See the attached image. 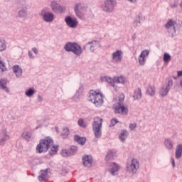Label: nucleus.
Segmentation results:
<instances>
[{"label": "nucleus", "mask_w": 182, "mask_h": 182, "mask_svg": "<svg viewBox=\"0 0 182 182\" xmlns=\"http://www.w3.org/2000/svg\"><path fill=\"white\" fill-rule=\"evenodd\" d=\"M88 100L92 102L96 107H100L103 105V95L100 90H90Z\"/></svg>", "instance_id": "nucleus-1"}, {"label": "nucleus", "mask_w": 182, "mask_h": 182, "mask_svg": "<svg viewBox=\"0 0 182 182\" xmlns=\"http://www.w3.org/2000/svg\"><path fill=\"white\" fill-rule=\"evenodd\" d=\"M53 146V139L48 136L43 139H41L39 144L36 146L37 153H46L49 150V147Z\"/></svg>", "instance_id": "nucleus-2"}, {"label": "nucleus", "mask_w": 182, "mask_h": 182, "mask_svg": "<svg viewBox=\"0 0 182 182\" xmlns=\"http://www.w3.org/2000/svg\"><path fill=\"white\" fill-rule=\"evenodd\" d=\"M123 102H124V95L122 94L119 97V102L114 105V108L115 113L126 116L129 110L127 109V107H124Z\"/></svg>", "instance_id": "nucleus-3"}, {"label": "nucleus", "mask_w": 182, "mask_h": 182, "mask_svg": "<svg viewBox=\"0 0 182 182\" xmlns=\"http://www.w3.org/2000/svg\"><path fill=\"white\" fill-rule=\"evenodd\" d=\"M102 123H103V119L99 117L94 118L92 130L96 139H100V137H102Z\"/></svg>", "instance_id": "nucleus-4"}, {"label": "nucleus", "mask_w": 182, "mask_h": 182, "mask_svg": "<svg viewBox=\"0 0 182 182\" xmlns=\"http://www.w3.org/2000/svg\"><path fill=\"white\" fill-rule=\"evenodd\" d=\"M64 49L66 50V52H73V53H74V55L76 56H80V55H82V47L75 43H67L64 47Z\"/></svg>", "instance_id": "nucleus-5"}, {"label": "nucleus", "mask_w": 182, "mask_h": 182, "mask_svg": "<svg viewBox=\"0 0 182 182\" xmlns=\"http://www.w3.org/2000/svg\"><path fill=\"white\" fill-rule=\"evenodd\" d=\"M40 16L43 18L44 22H53V19H55V15L49 12V9L45 8L41 10L40 12Z\"/></svg>", "instance_id": "nucleus-6"}, {"label": "nucleus", "mask_w": 182, "mask_h": 182, "mask_svg": "<svg viewBox=\"0 0 182 182\" xmlns=\"http://www.w3.org/2000/svg\"><path fill=\"white\" fill-rule=\"evenodd\" d=\"M127 170L132 174H136L137 170H139V161L136 159H133L127 165Z\"/></svg>", "instance_id": "nucleus-7"}, {"label": "nucleus", "mask_w": 182, "mask_h": 182, "mask_svg": "<svg viewBox=\"0 0 182 182\" xmlns=\"http://www.w3.org/2000/svg\"><path fill=\"white\" fill-rule=\"evenodd\" d=\"M74 11L76 16L80 19H85V12H86V7L82 4H77L74 7Z\"/></svg>", "instance_id": "nucleus-8"}, {"label": "nucleus", "mask_w": 182, "mask_h": 182, "mask_svg": "<svg viewBox=\"0 0 182 182\" xmlns=\"http://www.w3.org/2000/svg\"><path fill=\"white\" fill-rule=\"evenodd\" d=\"M173 87V80H169L168 82L164 85L159 90V95L161 97H164L168 95L170 89Z\"/></svg>", "instance_id": "nucleus-9"}, {"label": "nucleus", "mask_w": 182, "mask_h": 182, "mask_svg": "<svg viewBox=\"0 0 182 182\" xmlns=\"http://www.w3.org/2000/svg\"><path fill=\"white\" fill-rule=\"evenodd\" d=\"M116 1H114V0H107L102 6V9L105 12H113V9H114Z\"/></svg>", "instance_id": "nucleus-10"}, {"label": "nucleus", "mask_w": 182, "mask_h": 182, "mask_svg": "<svg viewBox=\"0 0 182 182\" xmlns=\"http://www.w3.org/2000/svg\"><path fill=\"white\" fill-rule=\"evenodd\" d=\"M176 23H177L174 20H169L165 25V28H166L168 32L172 33V35L176 33Z\"/></svg>", "instance_id": "nucleus-11"}, {"label": "nucleus", "mask_w": 182, "mask_h": 182, "mask_svg": "<svg viewBox=\"0 0 182 182\" xmlns=\"http://www.w3.org/2000/svg\"><path fill=\"white\" fill-rule=\"evenodd\" d=\"M150 51L149 50H144L141 51L140 55L138 58L139 63L141 66H143L146 63V58L149 56Z\"/></svg>", "instance_id": "nucleus-12"}, {"label": "nucleus", "mask_w": 182, "mask_h": 182, "mask_svg": "<svg viewBox=\"0 0 182 182\" xmlns=\"http://www.w3.org/2000/svg\"><path fill=\"white\" fill-rule=\"evenodd\" d=\"M122 55H123V52H122V50H118L114 52L112 55V60L115 63H120V62H122Z\"/></svg>", "instance_id": "nucleus-13"}, {"label": "nucleus", "mask_w": 182, "mask_h": 182, "mask_svg": "<svg viewBox=\"0 0 182 182\" xmlns=\"http://www.w3.org/2000/svg\"><path fill=\"white\" fill-rule=\"evenodd\" d=\"M68 26L70 28H76L77 26V20L76 18H72L70 16H68L65 19Z\"/></svg>", "instance_id": "nucleus-14"}, {"label": "nucleus", "mask_w": 182, "mask_h": 182, "mask_svg": "<svg viewBox=\"0 0 182 182\" xmlns=\"http://www.w3.org/2000/svg\"><path fill=\"white\" fill-rule=\"evenodd\" d=\"M93 163V159H92V156H85L82 157V164L85 167H92V164Z\"/></svg>", "instance_id": "nucleus-15"}, {"label": "nucleus", "mask_w": 182, "mask_h": 182, "mask_svg": "<svg viewBox=\"0 0 182 182\" xmlns=\"http://www.w3.org/2000/svg\"><path fill=\"white\" fill-rule=\"evenodd\" d=\"M28 16V6L21 7L18 11V18H26Z\"/></svg>", "instance_id": "nucleus-16"}, {"label": "nucleus", "mask_w": 182, "mask_h": 182, "mask_svg": "<svg viewBox=\"0 0 182 182\" xmlns=\"http://www.w3.org/2000/svg\"><path fill=\"white\" fill-rule=\"evenodd\" d=\"M164 146L168 150H173V147L174 146V141H173L171 139L166 138L164 140Z\"/></svg>", "instance_id": "nucleus-17"}, {"label": "nucleus", "mask_w": 182, "mask_h": 182, "mask_svg": "<svg viewBox=\"0 0 182 182\" xmlns=\"http://www.w3.org/2000/svg\"><path fill=\"white\" fill-rule=\"evenodd\" d=\"M116 157V150H109L105 156L106 161H109V160H113Z\"/></svg>", "instance_id": "nucleus-18"}, {"label": "nucleus", "mask_w": 182, "mask_h": 182, "mask_svg": "<svg viewBox=\"0 0 182 182\" xmlns=\"http://www.w3.org/2000/svg\"><path fill=\"white\" fill-rule=\"evenodd\" d=\"M101 80H102V82H107V83H109V85H111V86L114 87V83H115L114 78L112 79V77L105 76V77H101Z\"/></svg>", "instance_id": "nucleus-19"}, {"label": "nucleus", "mask_w": 182, "mask_h": 182, "mask_svg": "<svg viewBox=\"0 0 182 182\" xmlns=\"http://www.w3.org/2000/svg\"><path fill=\"white\" fill-rule=\"evenodd\" d=\"M74 140L77 141L78 144H81V146H83V144L86 143V138L79 136V135L74 136Z\"/></svg>", "instance_id": "nucleus-20"}, {"label": "nucleus", "mask_w": 182, "mask_h": 182, "mask_svg": "<svg viewBox=\"0 0 182 182\" xmlns=\"http://www.w3.org/2000/svg\"><path fill=\"white\" fill-rule=\"evenodd\" d=\"M13 71L15 73L16 77H21V76H22V69L19 68V65H14L13 67Z\"/></svg>", "instance_id": "nucleus-21"}, {"label": "nucleus", "mask_w": 182, "mask_h": 182, "mask_svg": "<svg viewBox=\"0 0 182 182\" xmlns=\"http://www.w3.org/2000/svg\"><path fill=\"white\" fill-rule=\"evenodd\" d=\"M21 137L26 141H29L32 139V134L28 131H24L21 133Z\"/></svg>", "instance_id": "nucleus-22"}, {"label": "nucleus", "mask_w": 182, "mask_h": 182, "mask_svg": "<svg viewBox=\"0 0 182 182\" xmlns=\"http://www.w3.org/2000/svg\"><path fill=\"white\" fill-rule=\"evenodd\" d=\"M50 6L53 12H59V11L60 10V5H59V4H57L56 1H51Z\"/></svg>", "instance_id": "nucleus-23"}, {"label": "nucleus", "mask_w": 182, "mask_h": 182, "mask_svg": "<svg viewBox=\"0 0 182 182\" xmlns=\"http://www.w3.org/2000/svg\"><path fill=\"white\" fill-rule=\"evenodd\" d=\"M127 136H129V132L127 130H122L120 135H119V139L122 143H124L126 141V139H127Z\"/></svg>", "instance_id": "nucleus-24"}, {"label": "nucleus", "mask_w": 182, "mask_h": 182, "mask_svg": "<svg viewBox=\"0 0 182 182\" xmlns=\"http://www.w3.org/2000/svg\"><path fill=\"white\" fill-rule=\"evenodd\" d=\"M146 95H148V96H153L154 95H156V88L154 85H149L147 87Z\"/></svg>", "instance_id": "nucleus-25"}, {"label": "nucleus", "mask_w": 182, "mask_h": 182, "mask_svg": "<svg viewBox=\"0 0 182 182\" xmlns=\"http://www.w3.org/2000/svg\"><path fill=\"white\" fill-rule=\"evenodd\" d=\"M49 149H50L49 151V154H50V156H54L55 153H58V150H59V146L53 145V146H50Z\"/></svg>", "instance_id": "nucleus-26"}, {"label": "nucleus", "mask_w": 182, "mask_h": 182, "mask_svg": "<svg viewBox=\"0 0 182 182\" xmlns=\"http://www.w3.org/2000/svg\"><path fill=\"white\" fill-rule=\"evenodd\" d=\"M182 154V144H178L176 149V159H180Z\"/></svg>", "instance_id": "nucleus-27"}, {"label": "nucleus", "mask_w": 182, "mask_h": 182, "mask_svg": "<svg viewBox=\"0 0 182 182\" xmlns=\"http://www.w3.org/2000/svg\"><path fill=\"white\" fill-rule=\"evenodd\" d=\"M117 171H119V165L116 163H113V166L110 169V173L112 176H116V174H117Z\"/></svg>", "instance_id": "nucleus-28"}, {"label": "nucleus", "mask_w": 182, "mask_h": 182, "mask_svg": "<svg viewBox=\"0 0 182 182\" xmlns=\"http://www.w3.org/2000/svg\"><path fill=\"white\" fill-rule=\"evenodd\" d=\"M47 176H48V171H41V173L38 176L39 181H44V180L46 179Z\"/></svg>", "instance_id": "nucleus-29"}, {"label": "nucleus", "mask_w": 182, "mask_h": 182, "mask_svg": "<svg viewBox=\"0 0 182 182\" xmlns=\"http://www.w3.org/2000/svg\"><path fill=\"white\" fill-rule=\"evenodd\" d=\"M88 45L90 46V50L91 52H93L95 50V48H96V46H99V42L97 41H93L90 43H88L87 44V46H88Z\"/></svg>", "instance_id": "nucleus-30"}, {"label": "nucleus", "mask_w": 182, "mask_h": 182, "mask_svg": "<svg viewBox=\"0 0 182 182\" xmlns=\"http://www.w3.org/2000/svg\"><path fill=\"white\" fill-rule=\"evenodd\" d=\"M114 82L115 83H124V82H126V78L122 75L119 77H114Z\"/></svg>", "instance_id": "nucleus-31"}, {"label": "nucleus", "mask_w": 182, "mask_h": 182, "mask_svg": "<svg viewBox=\"0 0 182 182\" xmlns=\"http://www.w3.org/2000/svg\"><path fill=\"white\" fill-rule=\"evenodd\" d=\"M134 98L136 99V100H139V99H141V89L138 88L134 91Z\"/></svg>", "instance_id": "nucleus-32"}, {"label": "nucleus", "mask_w": 182, "mask_h": 182, "mask_svg": "<svg viewBox=\"0 0 182 182\" xmlns=\"http://www.w3.org/2000/svg\"><path fill=\"white\" fill-rule=\"evenodd\" d=\"M0 88L7 92V93L9 92V90L6 87V80H1L0 81Z\"/></svg>", "instance_id": "nucleus-33"}, {"label": "nucleus", "mask_w": 182, "mask_h": 182, "mask_svg": "<svg viewBox=\"0 0 182 182\" xmlns=\"http://www.w3.org/2000/svg\"><path fill=\"white\" fill-rule=\"evenodd\" d=\"M163 60L166 65L168 64L170 60H171V55H170V54H168V53H165L164 54Z\"/></svg>", "instance_id": "nucleus-34"}, {"label": "nucleus", "mask_w": 182, "mask_h": 182, "mask_svg": "<svg viewBox=\"0 0 182 182\" xmlns=\"http://www.w3.org/2000/svg\"><path fill=\"white\" fill-rule=\"evenodd\" d=\"M9 139V136L6 134V131H5L3 134V136L0 139V144H4L6 140Z\"/></svg>", "instance_id": "nucleus-35"}, {"label": "nucleus", "mask_w": 182, "mask_h": 182, "mask_svg": "<svg viewBox=\"0 0 182 182\" xmlns=\"http://www.w3.org/2000/svg\"><path fill=\"white\" fill-rule=\"evenodd\" d=\"M61 155L63 157H69V156H72V152L68 149H63L61 151Z\"/></svg>", "instance_id": "nucleus-36"}, {"label": "nucleus", "mask_w": 182, "mask_h": 182, "mask_svg": "<svg viewBox=\"0 0 182 182\" xmlns=\"http://www.w3.org/2000/svg\"><path fill=\"white\" fill-rule=\"evenodd\" d=\"M6 49L4 40H0V52H2Z\"/></svg>", "instance_id": "nucleus-37"}, {"label": "nucleus", "mask_w": 182, "mask_h": 182, "mask_svg": "<svg viewBox=\"0 0 182 182\" xmlns=\"http://www.w3.org/2000/svg\"><path fill=\"white\" fill-rule=\"evenodd\" d=\"M35 93V90L33 89L30 88L28 90L26 91L25 95L26 96H28V97H32Z\"/></svg>", "instance_id": "nucleus-38"}, {"label": "nucleus", "mask_w": 182, "mask_h": 182, "mask_svg": "<svg viewBox=\"0 0 182 182\" xmlns=\"http://www.w3.org/2000/svg\"><path fill=\"white\" fill-rule=\"evenodd\" d=\"M77 124L80 127H86V124L85 123V121H83V119H80Z\"/></svg>", "instance_id": "nucleus-39"}, {"label": "nucleus", "mask_w": 182, "mask_h": 182, "mask_svg": "<svg viewBox=\"0 0 182 182\" xmlns=\"http://www.w3.org/2000/svg\"><path fill=\"white\" fill-rule=\"evenodd\" d=\"M119 123V121L117 119L114 118L111 120V124L109 125V127H113V126H116Z\"/></svg>", "instance_id": "nucleus-40"}, {"label": "nucleus", "mask_w": 182, "mask_h": 182, "mask_svg": "<svg viewBox=\"0 0 182 182\" xmlns=\"http://www.w3.org/2000/svg\"><path fill=\"white\" fill-rule=\"evenodd\" d=\"M70 151L71 152L72 156H73V154L77 151V147L76 146H72Z\"/></svg>", "instance_id": "nucleus-41"}, {"label": "nucleus", "mask_w": 182, "mask_h": 182, "mask_svg": "<svg viewBox=\"0 0 182 182\" xmlns=\"http://www.w3.org/2000/svg\"><path fill=\"white\" fill-rule=\"evenodd\" d=\"M0 70H1V72H5V70H6L5 64H4L3 62L1 60H0Z\"/></svg>", "instance_id": "nucleus-42"}, {"label": "nucleus", "mask_w": 182, "mask_h": 182, "mask_svg": "<svg viewBox=\"0 0 182 182\" xmlns=\"http://www.w3.org/2000/svg\"><path fill=\"white\" fill-rule=\"evenodd\" d=\"M62 134H63V136H68L69 135V129L64 128Z\"/></svg>", "instance_id": "nucleus-43"}, {"label": "nucleus", "mask_w": 182, "mask_h": 182, "mask_svg": "<svg viewBox=\"0 0 182 182\" xmlns=\"http://www.w3.org/2000/svg\"><path fill=\"white\" fill-rule=\"evenodd\" d=\"M137 127V124L136 123L134 124H129V129L130 130H134Z\"/></svg>", "instance_id": "nucleus-44"}, {"label": "nucleus", "mask_w": 182, "mask_h": 182, "mask_svg": "<svg viewBox=\"0 0 182 182\" xmlns=\"http://www.w3.org/2000/svg\"><path fill=\"white\" fill-rule=\"evenodd\" d=\"M139 23H140V21H135L134 22V26H139Z\"/></svg>", "instance_id": "nucleus-45"}, {"label": "nucleus", "mask_w": 182, "mask_h": 182, "mask_svg": "<svg viewBox=\"0 0 182 182\" xmlns=\"http://www.w3.org/2000/svg\"><path fill=\"white\" fill-rule=\"evenodd\" d=\"M32 50L36 55H38V48L34 47L32 48Z\"/></svg>", "instance_id": "nucleus-46"}, {"label": "nucleus", "mask_w": 182, "mask_h": 182, "mask_svg": "<svg viewBox=\"0 0 182 182\" xmlns=\"http://www.w3.org/2000/svg\"><path fill=\"white\" fill-rule=\"evenodd\" d=\"M28 53L30 59H33V55H32V53H31V51H28Z\"/></svg>", "instance_id": "nucleus-47"}, {"label": "nucleus", "mask_w": 182, "mask_h": 182, "mask_svg": "<svg viewBox=\"0 0 182 182\" xmlns=\"http://www.w3.org/2000/svg\"><path fill=\"white\" fill-rule=\"evenodd\" d=\"M171 163H172L173 167H176V162H174V159H171Z\"/></svg>", "instance_id": "nucleus-48"}, {"label": "nucleus", "mask_w": 182, "mask_h": 182, "mask_svg": "<svg viewBox=\"0 0 182 182\" xmlns=\"http://www.w3.org/2000/svg\"><path fill=\"white\" fill-rule=\"evenodd\" d=\"M178 4H173L171 6V8H177Z\"/></svg>", "instance_id": "nucleus-49"}, {"label": "nucleus", "mask_w": 182, "mask_h": 182, "mask_svg": "<svg viewBox=\"0 0 182 182\" xmlns=\"http://www.w3.org/2000/svg\"><path fill=\"white\" fill-rule=\"evenodd\" d=\"M178 77L182 76V71L177 72Z\"/></svg>", "instance_id": "nucleus-50"}, {"label": "nucleus", "mask_w": 182, "mask_h": 182, "mask_svg": "<svg viewBox=\"0 0 182 182\" xmlns=\"http://www.w3.org/2000/svg\"><path fill=\"white\" fill-rule=\"evenodd\" d=\"M38 102H42V97L41 95L38 96Z\"/></svg>", "instance_id": "nucleus-51"}, {"label": "nucleus", "mask_w": 182, "mask_h": 182, "mask_svg": "<svg viewBox=\"0 0 182 182\" xmlns=\"http://www.w3.org/2000/svg\"><path fill=\"white\" fill-rule=\"evenodd\" d=\"M129 2H136V0H128Z\"/></svg>", "instance_id": "nucleus-52"}, {"label": "nucleus", "mask_w": 182, "mask_h": 182, "mask_svg": "<svg viewBox=\"0 0 182 182\" xmlns=\"http://www.w3.org/2000/svg\"><path fill=\"white\" fill-rule=\"evenodd\" d=\"M180 86H181V87H182V80H181V81H180Z\"/></svg>", "instance_id": "nucleus-53"}, {"label": "nucleus", "mask_w": 182, "mask_h": 182, "mask_svg": "<svg viewBox=\"0 0 182 182\" xmlns=\"http://www.w3.org/2000/svg\"><path fill=\"white\" fill-rule=\"evenodd\" d=\"M134 38H136V35H134V36H133V38L134 39Z\"/></svg>", "instance_id": "nucleus-54"}, {"label": "nucleus", "mask_w": 182, "mask_h": 182, "mask_svg": "<svg viewBox=\"0 0 182 182\" xmlns=\"http://www.w3.org/2000/svg\"><path fill=\"white\" fill-rule=\"evenodd\" d=\"M173 79H177V77H173Z\"/></svg>", "instance_id": "nucleus-55"}]
</instances>
